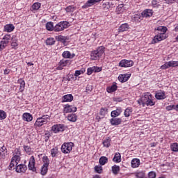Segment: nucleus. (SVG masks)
<instances>
[{
    "mask_svg": "<svg viewBox=\"0 0 178 178\" xmlns=\"http://www.w3.org/2000/svg\"><path fill=\"white\" fill-rule=\"evenodd\" d=\"M137 178H144L145 177V173L144 172H139L136 174Z\"/></svg>",
    "mask_w": 178,
    "mask_h": 178,
    "instance_id": "obj_52",
    "label": "nucleus"
},
{
    "mask_svg": "<svg viewBox=\"0 0 178 178\" xmlns=\"http://www.w3.org/2000/svg\"><path fill=\"white\" fill-rule=\"evenodd\" d=\"M77 111V108L73 106H70L69 104H66L64 107L63 112L64 113H70V112H76Z\"/></svg>",
    "mask_w": 178,
    "mask_h": 178,
    "instance_id": "obj_9",
    "label": "nucleus"
},
{
    "mask_svg": "<svg viewBox=\"0 0 178 178\" xmlns=\"http://www.w3.org/2000/svg\"><path fill=\"white\" fill-rule=\"evenodd\" d=\"M92 67L93 69L94 73H98V72H101V70H102V68L99 67L94 66V67Z\"/></svg>",
    "mask_w": 178,
    "mask_h": 178,
    "instance_id": "obj_56",
    "label": "nucleus"
},
{
    "mask_svg": "<svg viewBox=\"0 0 178 178\" xmlns=\"http://www.w3.org/2000/svg\"><path fill=\"white\" fill-rule=\"evenodd\" d=\"M113 161V162H115V163L122 162V156L120 155V153H115Z\"/></svg>",
    "mask_w": 178,
    "mask_h": 178,
    "instance_id": "obj_21",
    "label": "nucleus"
},
{
    "mask_svg": "<svg viewBox=\"0 0 178 178\" xmlns=\"http://www.w3.org/2000/svg\"><path fill=\"white\" fill-rule=\"evenodd\" d=\"M67 120L70 122H76V120H77V116L76 114H70L67 116Z\"/></svg>",
    "mask_w": 178,
    "mask_h": 178,
    "instance_id": "obj_35",
    "label": "nucleus"
},
{
    "mask_svg": "<svg viewBox=\"0 0 178 178\" xmlns=\"http://www.w3.org/2000/svg\"><path fill=\"white\" fill-rule=\"evenodd\" d=\"M28 168L29 170H31L32 172H37V168H35V159L34 158V156H32L29 159V163L28 165Z\"/></svg>",
    "mask_w": 178,
    "mask_h": 178,
    "instance_id": "obj_7",
    "label": "nucleus"
},
{
    "mask_svg": "<svg viewBox=\"0 0 178 178\" xmlns=\"http://www.w3.org/2000/svg\"><path fill=\"white\" fill-rule=\"evenodd\" d=\"M102 0H88L85 5L83 6V9H87V8H90V6H92V5L97 3V2H100Z\"/></svg>",
    "mask_w": 178,
    "mask_h": 178,
    "instance_id": "obj_14",
    "label": "nucleus"
},
{
    "mask_svg": "<svg viewBox=\"0 0 178 178\" xmlns=\"http://www.w3.org/2000/svg\"><path fill=\"white\" fill-rule=\"evenodd\" d=\"M171 67H178V61H170Z\"/></svg>",
    "mask_w": 178,
    "mask_h": 178,
    "instance_id": "obj_57",
    "label": "nucleus"
},
{
    "mask_svg": "<svg viewBox=\"0 0 178 178\" xmlns=\"http://www.w3.org/2000/svg\"><path fill=\"white\" fill-rule=\"evenodd\" d=\"M56 40H57V41H60V42H63V44H65V42H66V40H67V38L62 35H60L56 37Z\"/></svg>",
    "mask_w": 178,
    "mask_h": 178,
    "instance_id": "obj_32",
    "label": "nucleus"
},
{
    "mask_svg": "<svg viewBox=\"0 0 178 178\" xmlns=\"http://www.w3.org/2000/svg\"><path fill=\"white\" fill-rule=\"evenodd\" d=\"M120 113H122V108H118L116 110L113 111L111 112V118H116V117L119 116V115H120Z\"/></svg>",
    "mask_w": 178,
    "mask_h": 178,
    "instance_id": "obj_22",
    "label": "nucleus"
},
{
    "mask_svg": "<svg viewBox=\"0 0 178 178\" xmlns=\"http://www.w3.org/2000/svg\"><path fill=\"white\" fill-rule=\"evenodd\" d=\"M41 8V3H34L32 6V10H38V9H40Z\"/></svg>",
    "mask_w": 178,
    "mask_h": 178,
    "instance_id": "obj_39",
    "label": "nucleus"
},
{
    "mask_svg": "<svg viewBox=\"0 0 178 178\" xmlns=\"http://www.w3.org/2000/svg\"><path fill=\"white\" fill-rule=\"evenodd\" d=\"M110 120V123L112 126H119L122 123V119L116 117H113Z\"/></svg>",
    "mask_w": 178,
    "mask_h": 178,
    "instance_id": "obj_13",
    "label": "nucleus"
},
{
    "mask_svg": "<svg viewBox=\"0 0 178 178\" xmlns=\"http://www.w3.org/2000/svg\"><path fill=\"white\" fill-rule=\"evenodd\" d=\"M51 156L55 158L56 156V154H58V147H54L51 150Z\"/></svg>",
    "mask_w": 178,
    "mask_h": 178,
    "instance_id": "obj_47",
    "label": "nucleus"
},
{
    "mask_svg": "<svg viewBox=\"0 0 178 178\" xmlns=\"http://www.w3.org/2000/svg\"><path fill=\"white\" fill-rule=\"evenodd\" d=\"M117 10L119 12H123V4L118 5V6L117 7Z\"/></svg>",
    "mask_w": 178,
    "mask_h": 178,
    "instance_id": "obj_61",
    "label": "nucleus"
},
{
    "mask_svg": "<svg viewBox=\"0 0 178 178\" xmlns=\"http://www.w3.org/2000/svg\"><path fill=\"white\" fill-rule=\"evenodd\" d=\"M170 149L172 151H173V152H178V143H174L171 144Z\"/></svg>",
    "mask_w": 178,
    "mask_h": 178,
    "instance_id": "obj_37",
    "label": "nucleus"
},
{
    "mask_svg": "<svg viewBox=\"0 0 178 178\" xmlns=\"http://www.w3.org/2000/svg\"><path fill=\"white\" fill-rule=\"evenodd\" d=\"M62 55H63V58H65V59H73V57L76 56V54H72L69 51H65Z\"/></svg>",
    "mask_w": 178,
    "mask_h": 178,
    "instance_id": "obj_15",
    "label": "nucleus"
},
{
    "mask_svg": "<svg viewBox=\"0 0 178 178\" xmlns=\"http://www.w3.org/2000/svg\"><path fill=\"white\" fill-rule=\"evenodd\" d=\"M68 26L69 22L66 21L60 22L54 26V31L56 33H59V31H63L65 29H67Z\"/></svg>",
    "mask_w": 178,
    "mask_h": 178,
    "instance_id": "obj_5",
    "label": "nucleus"
},
{
    "mask_svg": "<svg viewBox=\"0 0 178 178\" xmlns=\"http://www.w3.org/2000/svg\"><path fill=\"white\" fill-rule=\"evenodd\" d=\"M51 120V118L49 115H44L42 117L38 118L36 120V122H35V126H37L38 127H41V126H44V124H47L48 122Z\"/></svg>",
    "mask_w": 178,
    "mask_h": 178,
    "instance_id": "obj_3",
    "label": "nucleus"
},
{
    "mask_svg": "<svg viewBox=\"0 0 178 178\" xmlns=\"http://www.w3.org/2000/svg\"><path fill=\"white\" fill-rule=\"evenodd\" d=\"M44 136H45L44 141L47 143L48 140H49V137H51V134H49V132H47L44 134Z\"/></svg>",
    "mask_w": 178,
    "mask_h": 178,
    "instance_id": "obj_59",
    "label": "nucleus"
},
{
    "mask_svg": "<svg viewBox=\"0 0 178 178\" xmlns=\"http://www.w3.org/2000/svg\"><path fill=\"white\" fill-rule=\"evenodd\" d=\"M92 73H94V70H93L92 67L88 68L87 74H88V76L92 74Z\"/></svg>",
    "mask_w": 178,
    "mask_h": 178,
    "instance_id": "obj_60",
    "label": "nucleus"
},
{
    "mask_svg": "<svg viewBox=\"0 0 178 178\" xmlns=\"http://www.w3.org/2000/svg\"><path fill=\"white\" fill-rule=\"evenodd\" d=\"M24 151L26 152V154H30L31 152V147H30L29 146H24Z\"/></svg>",
    "mask_w": 178,
    "mask_h": 178,
    "instance_id": "obj_54",
    "label": "nucleus"
},
{
    "mask_svg": "<svg viewBox=\"0 0 178 178\" xmlns=\"http://www.w3.org/2000/svg\"><path fill=\"white\" fill-rule=\"evenodd\" d=\"M48 172V165H42L41 168V175L42 176H45L47 173Z\"/></svg>",
    "mask_w": 178,
    "mask_h": 178,
    "instance_id": "obj_36",
    "label": "nucleus"
},
{
    "mask_svg": "<svg viewBox=\"0 0 178 178\" xmlns=\"http://www.w3.org/2000/svg\"><path fill=\"white\" fill-rule=\"evenodd\" d=\"M11 47H17L18 44H17V40L16 39H15V38L12 37L11 38Z\"/></svg>",
    "mask_w": 178,
    "mask_h": 178,
    "instance_id": "obj_49",
    "label": "nucleus"
},
{
    "mask_svg": "<svg viewBox=\"0 0 178 178\" xmlns=\"http://www.w3.org/2000/svg\"><path fill=\"white\" fill-rule=\"evenodd\" d=\"M157 31H159V33L165 35L166 31H168V28H166L165 26H159L157 28Z\"/></svg>",
    "mask_w": 178,
    "mask_h": 178,
    "instance_id": "obj_28",
    "label": "nucleus"
},
{
    "mask_svg": "<svg viewBox=\"0 0 178 178\" xmlns=\"http://www.w3.org/2000/svg\"><path fill=\"white\" fill-rule=\"evenodd\" d=\"M5 151H6V154H8L6 147L3 146L0 148V152H5Z\"/></svg>",
    "mask_w": 178,
    "mask_h": 178,
    "instance_id": "obj_62",
    "label": "nucleus"
},
{
    "mask_svg": "<svg viewBox=\"0 0 178 178\" xmlns=\"http://www.w3.org/2000/svg\"><path fill=\"white\" fill-rule=\"evenodd\" d=\"M86 91H90V92L92 91V86L88 85L86 86Z\"/></svg>",
    "mask_w": 178,
    "mask_h": 178,
    "instance_id": "obj_64",
    "label": "nucleus"
},
{
    "mask_svg": "<svg viewBox=\"0 0 178 178\" xmlns=\"http://www.w3.org/2000/svg\"><path fill=\"white\" fill-rule=\"evenodd\" d=\"M18 84H20L19 91L23 92L24 91V87H26V82L22 79H19L17 81Z\"/></svg>",
    "mask_w": 178,
    "mask_h": 178,
    "instance_id": "obj_17",
    "label": "nucleus"
},
{
    "mask_svg": "<svg viewBox=\"0 0 178 178\" xmlns=\"http://www.w3.org/2000/svg\"><path fill=\"white\" fill-rule=\"evenodd\" d=\"M120 170V167L119 165H114L112 167V172L114 175H118Z\"/></svg>",
    "mask_w": 178,
    "mask_h": 178,
    "instance_id": "obj_41",
    "label": "nucleus"
},
{
    "mask_svg": "<svg viewBox=\"0 0 178 178\" xmlns=\"http://www.w3.org/2000/svg\"><path fill=\"white\" fill-rule=\"evenodd\" d=\"M169 67H172L170 61L166 62L164 65H161V69H162V70H165L166 69H169Z\"/></svg>",
    "mask_w": 178,
    "mask_h": 178,
    "instance_id": "obj_43",
    "label": "nucleus"
},
{
    "mask_svg": "<svg viewBox=\"0 0 178 178\" xmlns=\"http://www.w3.org/2000/svg\"><path fill=\"white\" fill-rule=\"evenodd\" d=\"M156 99H165L166 96L165 95V92H159L155 95Z\"/></svg>",
    "mask_w": 178,
    "mask_h": 178,
    "instance_id": "obj_24",
    "label": "nucleus"
},
{
    "mask_svg": "<svg viewBox=\"0 0 178 178\" xmlns=\"http://www.w3.org/2000/svg\"><path fill=\"white\" fill-rule=\"evenodd\" d=\"M140 102L143 106L145 105H147V106H154V105H155V102H154L152 99V95L149 92L145 93V95L140 98Z\"/></svg>",
    "mask_w": 178,
    "mask_h": 178,
    "instance_id": "obj_1",
    "label": "nucleus"
},
{
    "mask_svg": "<svg viewBox=\"0 0 178 178\" xmlns=\"http://www.w3.org/2000/svg\"><path fill=\"white\" fill-rule=\"evenodd\" d=\"M6 119V113L5 111L0 110V120Z\"/></svg>",
    "mask_w": 178,
    "mask_h": 178,
    "instance_id": "obj_48",
    "label": "nucleus"
},
{
    "mask_svg": "<svg viewBox=\"0 0 178 178\" xmlns=\"http://www.w3.org/2000/svg\"><path fill=\"white\" fill-rule=\"evenodd\" d=\"M143 15H140V14H136L134 15V18L133 20H134V22H140V20H143Z\"/></svg>",
    "mask_w": 178,
    "mask_h": 178,
    "instance_id": "obj_40",
    "label": "nucleus"
},
{
    "mask_svg": "<svg viewBox=\"0 0 178 178\" xmlns=\"http://www.w3.org/2000/svg\"><path fill=\"white\" fill-rule=\"evenodd\" d=\"M172 109H175V105H170L166 107L167 111H172Z\"/></svg>",
    "mask_w": 178,
    "mask_h": 178,
    "instance_id": "obj_63",
    "label": "nucleus"
},
{
    "mask_svg": "<svg viewBox=\"0 0 178 178\" xmlns=\"http://www.w3.org/2000/svg\"><path fill=\"white\" fill-rule=\"evenodd\" d=\"M99 162L100 163V165H105L106 163H108V158L106 156H102L99 160Z\"/></svg>",
    "mask_w": 178,
    "mask_h": 178,
    "instance_id": "obj_38",
    "label": "nucleus"
},
{
    "mask_svg": "<svg viewBox=\"0 0 178 178\" xmlns=\"http://www.w3.org/2000/svg\"><path fill=\"white\" fill-rule=\"evenodd\" d=\"M74 144L72 142L65 143L61 146V151L63 154H70L73 149Z\"/></svg>",
    "mask_w": 178,
    "mask_h": 178,
    "instance_id": "obj_4",
    "label": "nucleus"
},
{
    "mask_svg": "<svg viewBox=\"0 0 178 178\" xmlns=\"http://www.w3.org/2000/svg\"><path fill=\"white\" fill-rule=\"evenodd\" d=\"M95 172H97V173H102V166L96 165L95 167Z\"/></svg>",
    "mask_w": 178,
    "mask_h": 178,
    "instance_id": "obj_51",
    "label": "nucleus"
},
{
    "mask_svg": "<svg viewBox=\"0 0 178 178\" xmlns=\"http://www.w3.org/2000/svg\"><path fill=\"white\" fill-rule=\"evenodd\" d=\"M15 30V26L12 24H6L4 26L3 31H6L7 33H12Z\"/></svg>",
    "mask_w": 178,
    "mask_h": 178,
    "instance_id": "obj_16",
    "label": "nucleus"
},
{
    "mask_svg": "<svg viewBox=\"0 0 178 178\" xmlns=\"http://www.w3.org/2000/svg\"><path fill=\"white\" fill-rule=\"evenodd\" d=\"M105 52V47L104 46L99 47L96 50L91 52L90 56L92 60H97L99 59L100 56H102Z\"/></svg>",
    "mask_w": 178,
    "mask_h": 178,
    "instance_id": "obj_2",
    "label": "nucleus"
},
{
    "mask_svg": "<svg viewBox=\"0 0 178 178\" xmlns=\"http://www.w3.org/2000/svg\"><path fill=\"white\" fill-rule=\"evenodd\" d=\"M23 120L25 122H31L33 120V115L29 113H25L23 114Z\"/></svg>",
    "mask_w": 178,
    "mask_h": 178,
    "instance_id": "obj_20",
    "label": "nucleus"
},
{
    "mask_svg": "<svg viewBox=\"0 0 178 178\" xmlns=\"http://www.w3.org/2000/svg\"><path fill=\"white\" fill-rule=\"evenodd\" d=\"M131 166L132 168H138V166H140V159H134L131 161Z\"/></svg>",
    "mask_w": 178,
    "mask_h": 178,
    "instance_id": "obj_27",
    "label": "nucleus"
},
{
    "mask_svg": "<svg viewBox=\"0 0 178 178\" xmlns=\"http://www.w3.org/2000/svg\"><path fill=\"white\" fill-rule=\"evenodd\" d=\"M15 165H16V163H15V161L13 160H11V162L9 165L8 169L10 170H12V168L15 167Z\"/></svg>",
    "mask_w": 178,
    "mask_h": 178,
    "instance_id": "obj_58",
    "label": "nucleus"
},
{
    "mask_svg": "<svg viewBox=\"0 0 178 178\" xmlns=\"http://www.w3.org/2000/svg\"><path fill=\"white\" fill-rule=\"evenodd\" d=\"M106 113H108V108H106V107L100 109L99 115L102 116V118H104Z\"/></svg>",
    "mask_w": 178,
    "mask_h": 178,
    "instance_id": "obj_30",
    "label": "nucleus"
},
{
    "mask_svg": "<svg viewBox=\"0 0 178 178\" xmlns=\"http://www.w3.org/2000/svg\"><path fill=\"white\" fill-rule=\"evenodd\" d=\"M73 101V95L72 94L65 95L63 97V102H72Z\"/></svg>",
    "mask_w": 178,
    "mask_h": 178,
    "instance_id": "obj_18",
    "label": "nucleus"
},
{
    "mask_svg": "<svg viewBox=\"0 0 178 178\" xmlns=\"http://www.w3.org/2000/svg\"><path fill=\"white\" fill-rule=\"evenodd\" d=\"M165 35L158 33L153 39L154 43L156 44L159 42V41H162V40H165Z\"/></svg>",
    "mask_w": 178,
    "mask_h": 178,
    "instance_id": "obj_12",
    "label": "nucleus"
},
{
    "mask_svg": "<svg viewBox=\"0 0 178 178\" xmlns=\"http://www.w3.org/2000/svg\"><path fill=\"white\" fill-rule=\"evenodd\" d=\"M65 10L67 13L74 12V7L70 6L65 8Z\"/></svg>",
    "mask_w": 178,
    "mask_h": 178,
    "instance_id": "obj_55",
    "label": "nucleus"
},
{
    "mask_svg": "<svg viewBox=\"0 0 178 178\" xmlns=\"http://www.w3.org/2000/svg\"><path fill=\"white\" fill-rule=\"evenodd\" d=\"M131 112H133V110L131 109V108H127L125 111H124V117L125 118H129V116H130V115L131 114Z\"/></svg>",
    "mask_w": 178,
    "mask_h": 178,
    "instance_id": "obj_44",
    "label": "nucleus"
},
{
    "mask_svg": "<svg viewBox=\"0 0 178 178\" xmlns=\"http://www.w3.org/2000/svg\"><path fill=\"white\" fill-rule=\"evenodd\" d=\"M102 8L104 9V10H108L109 8H111V5L109 4V2L103 3Z\"/></svg>",
    "mask_w": 178,
    "mask_h": 178,
    "instance_id": "obj_50",
    "label": "nucleus"
},
{
    "mask_svg": "<svg viewBox=\"0 0 178 178\" xmlns=\"http://www.w3.org/2000/svg\"><path fill=\"white\" fill-rule=\"evenodd\" d=\"M10 40H12V36H10V34H6L4 35V37L3 38V42H7V45L8 44H9V41H10Z\"/></svg>",
    "mask_w": 178,
    "mask_h": 178,
    "instance_id": "obj_34",
    "label": "nucleus"
},
{
    "mask_svg": "<svg viewBox=\"0 0 178 178\" xmlns=\"http://www.w3.org/2000/svg\"><path fill=\"white\" fill-rule=\"evenodd\" d=\"M148 177L149 178H156V173L154 171H151L148 173Z\"/></svg>",
    "mask_w": 178,
    "mask_h": 178,
    "instance_id": "obj_53",
    "label": "nucleus"
},
{
    "mask_svg": "<svg viewBox=\"0 0 178 178\" xmlns=\"http://www.w3.org/2000/svg\"><path fill=\"white\" fill-rule=\"evenodd\" d=\"M15 170L17 173H26V170H27V165L24 164H19L16 166Z\"/></svg>",
    "mask_w": 178,
    "mask_h": 178,
    "instance_id": "obj_10",
    "label": "nucleus"
},
{
    "mask_svg": "<svg viewBox=\"0 0 178 178\" xmlns=\"http://www.w3.org/2000/svg\"><path fill=\"white\" fill-rule=\"evenodd\" d=\"M12 161H15V163H16V165H17L18 162L20 161V155L15 154L13 158Z\"/></svg>",
    "mask_w": 178,
    "mask_h": 178,
    "instance_id": "obj_45",
    "label": "nucleus"
},
{
    "mask_svg": "<svg viewBox=\"0 0 178 178\" xmlns=\"http://www.w3.org/2000/svg\"><path fill=\"white\" fill-rule=\"evenodd\" d=\"M131 76V74H120L118 76V80L121 83H126L129 79H130Z\"/></svg>",
    "mask_w": 178,
    "mask_h": 178,
    "instance_id": "obj_11",
    "label": "nucleus"
},
{
    "mask_svg": "<svg viewBox=\"0 0 178 178\" xmlns=\"http://www.w3.org/2000/svg\"><path fill=\"white\" fill-rule=\"evenodd\" d=\"M117 90H118V86H116V84H113L111 86H108L106 88V91L108 93L115 92V91H116Z\"/></svg>",
    "mask_w": 178,
    "mask_h": 178,
    "instance_id": "obj_23",
    "label": "nucleus"
},
{
    "mask_svg": "<svg viewBox=\"0 0 178 178\" xmlns=\"http://www.w3.org/2000/svg\"><path fill=\"white\" fill-rule=\"evenodd\" d=\"M133 65H134V63L131 60L124 59L119 63V66L120 67H131Z\"/></svg>",
    "mask_w": 178,
    "mask_h": 178,
    "instance_id": "obj_6",
    "label": "nucleus"
},
{
    "mask_svg": "<svg viewBox=\"0 0 178 178\" xmlns=\"http://www.w3.org/2000/svg\"><path fill=\"white\" fill-rule=\"evenodd\" d=\"M59 63L60 66L65 67V66L70 65V63H72V61H70V60H61Z\"/></svg>",
    "mask_w": 178,
    "mask_h": 178,
    "instance_id": "obj_29",
    "label": "nucleus"
},
{
    "mask_svg": "<svg viewBox=\"0 0 178 178\" xmlns=\"http://www.w3.org/2000/svg\"><path fill=\"white\" fill-rule=\"evenodd\" d=\"M55 39L54 38H49L46 40L47 45H55Z\"/></svg>",
    "mask_w": 178,
    "mask_h": 178,
    "instance_id": "obj_31",
    "label": "nucleus"
},
{
    "mask_svg": "<svg viewBox=\"0 0 178 178\" xmlns=\"http://www.w3.org/2000/svg\"><path fill=\"white\" fill-rule=\"evenodd\" d=\"M65 131V125L62 124H56L51 127V131L53 133H60V131Z\"/></svg>",
    "mask_w": 178,
    "mask_h": 178,
    "instance_id": "obj_8",
    "label": "nucleus"
},
{
    "mask_svg": "<svg viewBox=\"0 0 178 178\" xmlns=\"http://www.w3.org/2000/svg\"><path fill=\"white\" fill-rule=\"evenodd\" d=\"M104 147H106V148L111 146V138L108 137L103 141Z\"/></svg>",
    "mask_w": 178,
    "mask_h": 178,
    "instance_id": "obj_33",
    "label": "nucleus"
},
{
    "mask_svg": "<svg viewBox=\"0 0 178 178\" xmlns=\"http://www.w3.org/2000/svg\"><path fill=\"white\" fill-rule=\"evenodd\" d=\"M129 29V24H122L118 29L119 33H123V31H127Z\"/></svg>",
    "mask_w": 178,
    "mask_h": 178,
    "instance_id": "obj_25",
    "label": "nucleus"
},
{
    "mask_svg": "<svg viewBox=\"0 0 178 178\" xmlns=\"http://www.w3.org/2000/svg\"><path fill=\"white\" fill-rule=\"evenodd\" d=\"M143 17H151L152 16V10L147 9L142 12Z\"/></svg>",
    "mask_w": 178,
    "mask_h": 178,
    "instance_id": "obj_19",
    "label": "nucleus"
},
{
    "mask_svg": "<svg viewBox=\"0 0 178 178\" xmlns=\"http://www.w3.org/2000/svg\"><path fill=\"white\" fill-rule=\"evenodd\" d=\"M8 47V42H3L1 41L0 42V51H2L3 49H5Z\"/></svg>",
    "mask_w": 178,
    "mask_h": 178,
    "instance_id": "obj_46",
    "label": "nucleus"
},
{
    "mask_svg": "<svg viewBox=\"0 0 178 178\" xmlns=\"http://www.w3.org/2000/svg\"><path fill=\"white\" fill-rule=\"evenodd\" d=\"M42 162L44 163L43 165L49 166V159H48V156H44L42 158Z\"/></svg>",
    "mask_w": 178,
    "mask_h": 178,
    "instance_id": "obj_42",
    "label": "nucleus"
},
{
    "mask_svg": "<svg viewBox=\"0 0 178 178\" xmlns=\"http://www.w3.org/2000/svg\"><path fill=\"white\" fill-rule=\"evenodd\" d=\"M46 29L48 31H54L55 26H54V22H49L46 24Z\"/></svg>",
    "mask_w": 178,
    "mask_h": 178,
    "instance_id": "obj_26",
    "label": "nucleus"
}]
</instances>
